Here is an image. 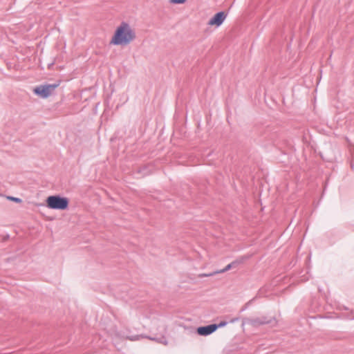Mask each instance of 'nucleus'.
<instances>
[{"label":"nucleus","instance_id":"nucleus-1","mask_svg":"<svg viewBox=\"0 0 354 354\" xmlns=\"http://www.w3.org/2000/svg\"><path fill=\"white\" fill-rule=\"evenodd\" d=\"M136 38L135 29L128 23L122 22L115 29L110 44L115 46H126Z\"/></svg>","mask_w":354,"mask_h":354},{"label":"nucleus","instance_id":"nucleus-2","mask_svg":"<svg viewBox=\"0 0 354 354\" xmlns=\"http://www.w3.org/2000/svg\"><path fill=\"white\" fill-rule=\"evenodd\" d=\"M47 207L53 209H66L68 206V200L59 196H50L46 198Z\"/></svg>","mask_w":354,"mask_h":354},{"label":"nucleus","instance_id":"nucleus-3","mask_svg":"<svg viewBox=\"0 0 354 354\" xmlns=\"http://www.w3.org/2000/svg\"><path fill=\"white\" fill-rule=\"evenodd\" d=\"M57 86V84H47L39 86L34 89V92L37 95L45 98L50 95Z\"/></svg>","mask_w":354,"mask_h":354},{"label":"nucleus","instance_id":"nucleus-4","mask_svg":"<svg viewBox=\"0 0 354 354\" xmlns=\"http://www.w3.org/2000/svg\"><path fill=\"white\" fill-rule=\"evenodd\" d=\"M227 15L224 12H219L216 13L209 21L208 25L220 26L225 21Z\"/></svg>","mask_w":354,"mask_h":354},{"label":"nucleus","instance_id":"nucleus-5","mask_svg":"<svg viewBox=\"0 0 354 354\" xmlns=\"http://www.w3.org/2000/svg\"><path fill=\"white\" fill-rule=\"evenodd\" d=\"M217 329L216 324H211L207 326L199 327L197 332L201 335H207L214 332Z\"/></svg>","mask_w":354,"mask_h":354},{"label":"nucleus","instance_id":"nucleus-6","mask_svg":"<svg viewBox=\"0 0 354 354\" xmlns=\"http://www.w3.org/2000/svg\"><path fill=\"white\" fill-rule=\"evenodd\" d=\"M239 263V262H238L236 261H233L231 263L228 264L225 268H223L222 270H217L214 272L209 273V274H201V277H210V276H213L216 274L223 273L225 272L230 270L232 268H235Z\"/></svg>","mask_w":354,"mask_h":354},{"label":"nucleus","instance_id":"nucleus-7","mask_svg":"<svg viewBox=\"0 0 354 354\" xmlns=\"http://www.w3.org/2000/svg\"><path fill=\"white\" fill-rule=\"evenodd\" d=\"M7 198L10 201H14L16 203L21 202V199H20L19 198H16V197H13V196H8Z\"/></svg>","mask_w":354,"mask_h":354},{"label":"nucleus","instance_id":"nucleus-8","mask_svg":"<svg viewBox=\"0 0 354 354\" xmlns=\"http://www.w3.org/2000/svg\"><path fill=\"white\" fill-rule=\"evenodd\" d=\"M185 1H186V0H170V3H175V4L184 3Z\"/></svg>","mask_w":354,"mask_h":354},{"label":"nucleus","instance_id":"nucleus-9","mask_svg":"<svg viewBox=\"0 0 354 354\" xmlns=\"http://www.w3.org/2000/svg\"><path fill=\"white\" fill-rule=\"evenodd\" d=\"M226 324H227V322H220L218 324H216V326H217V328H220V327L225 326Z\"/></svg>","mask_w":354,"mask_h":354},{"label":"nucleus","instance_id":"nucleus-10","mask_svg":"<svg viewBox=\"0 0 354 354\" xmlns=\"http://www.w3.org/2000/svg\"><path fill=\"white\" fill-rule=\"evenodd\" d=\"M268 323H270L269 321H262V322H260L259 324H268Z\"/></svg>","mask_w":354,"mask_h":354}]
</instances>
